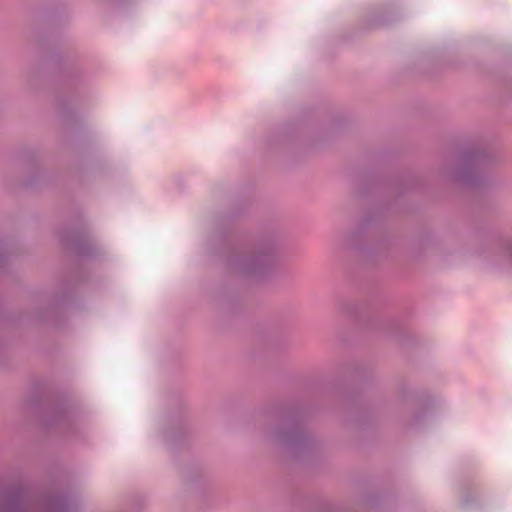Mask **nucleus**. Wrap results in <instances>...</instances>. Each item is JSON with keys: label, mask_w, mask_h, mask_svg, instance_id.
<instances>
[{"label": "nucleus", "mask_w": 512, "mask_h": 512, "mask_svg": "<svg viewBox=\"0 0 512 512\" xmlns=\"http://www.w3.org/2000/svg\"><path fill=\"white\" fill-rule=\"evenodd\" d=\"M261 254V251H260V248L258 247V260H257V263H258V271L260 270V265L261 263L263 262V259H262V255Z\"/></svg>", "instance_id": "nucleus-1"}]
</instances>
